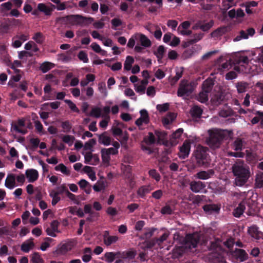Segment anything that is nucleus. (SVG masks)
Here are the masks:
<instances>
[{
	"label": "nucleus",
	"instance_id": "1",
	"mask_svg": "<svg viewBox=\"0 0 263 263\" xmlns=\"http://www.w3.org/2000/svg\"><path fill=\"white\" fill-rule=\"evenodd\" d=\"M232 172L235 177L234 183L242 186L249 180L252 173L250 167L242 160H237L232 166Z\"/></svg>",
	"mask_w": 263,
	"mask_h": 263
},
{
	"label": "nucleus",
	"instance_id": "2",
	"mask_svg": "<svg viewBox=\"0 0 263 263\" xmlns=\"http://www.w3.org/2000/svg\"><path fill=\"white\" fill-rule=\"evenodd\" d=\"M209 145L213 148L218 147L221 141L228 135L231 136L232 132L228 130L213 129L209 130Z\"/></svg>",
	"mask_w": 263,
	"mask_h": 263
},
{
	"label": "nucleus",
	"instance_id": "3",
	"mask_svg": "<svg viewBox=\"0 0 263 263\" xmlns=\"http://www.w3.org/2000/svg\"><path fill=\"white\" fill-rule=\"evenodd\" d=\"M68 20L73 25H77L81 27L87 26L93 21V18L86 17L80 14L71 15L68 16Z\"/></svg>",
	"mask_w": 263,
	"mask_h": 263
},
{
	"label": "nucleus",
	"instance_id": "4",
	"mask_svg": "<svg viewBox=\"0 0 263 263\" xmlns=\"http://www.w3.org/2000/svg\"><path fill=\"white\" fill-rule=\"evenodd\" d=\"M194 156L199 166L206 165L209 163V158L205 148L198 146L194 153Z\"/></svg>",
	"mask_w": 263,
	"mask_h": 263
},
{
	"label": "nucleus",
	"instance_id": "5",
	"mask_svg": "<svg viewBox=\"0 0 263 263\" xmlns=\"http://www.w3.org/2000/svg\"><path fill=\"white\" fill-rule=\"evenodd\" d=\"M199 239V235L197 233L187 235L184 240L182 247H184L186 250L195 248L197 246Z\"/></svg>",
	"mask_w": 263,
	"mask_h": 263
},
{
	"label": "nucleus",
	"instance_id": "6",
	"mask_svg": "<svg viewBox=\"0 0 263 263\" xmlns=\"http://www.w3.org/2000/svg\"><path fill=\"white\" fill-rule=\"evenodd\" d=\"M212 85V80H206L204 81L202 84V90L199 93L198 98L200 102L204 103L208 100V93L211 90Z\"/></svg>",
	"mask_w": 263,
	"mask_h": 263
},
{
	"label": "nucleus",
	"instance_id": "7",
	"mask_svg": "<svg viewBox=\"0 0 263 263\" xmlns=\"http://www.w3.org/2000/svg\"><path fill=\"white\" fill-rule=\"evenodd\" d=\"M194 90V86L192 84L186 80H182L180 82L179 87L177 91L179 97H183L185 95H189Z\"/></svg>",
	"mask_w": 263,
	"mask_h": 263
},
{
	"label": "nucleus",
	"instance_id": "8",
	"mask_svg": "<svg viewBox=\"0 0 263 263\" xmlns=\"http://www.w3.org/2000/svg\"><path fill=\"white\" fill-rule=\"evenodd\" d=\"M110 108L109 106H106L103 108L98 106H94L92 107L89 115L96 118L103 117L105 116V115H107L110 112Z\"/></svg>",
	"mask_w": 263,
	"mask_h": 263
},
{
	"label": "nucleus",
	"instance_id": "9",
	"mask_svg": "<svg viewBox=\"0 0 263 263\" xmlns=\"http://www.w3.org/2000/svg\"><path fill=\"white\" fill-rule=\"evenodd\" d=\"M76 243L73 241H67L59 245L55 251L58 255H63L70 251L74 247Z\"/></svg>",
	"mask_w": 263,
	"mask_h": 263
},
{
	"label": "nucleus",
	"instance_id": "10",
	"mask_svg": "<svg viewBox=\"0 0 263 263\" xmlns=\"http://www.w3.org/2000/svg\"><path fill=\"white\" fill-rule=\"evenodd\" d=\"M255 33V30L253 28H249L246 31L242 30L240 31L238 34L233 39V41L236 42L242 39L247 40L249 39V36H253Z\"/></svg>",
	"mask_w": 263,
	"mask_h": 263
},
{
	"label": "nucleus",
	"instance_id": "11",
	"mask_svg": "<svg viewBox=\"0 0 263 263\" xmlns=\"http://www.w3.org/2000/svg\"><path fill=\"white\" fill-rule=\"evenodd\" d=\"M83 154L85 163L96 165L99 163L100 159L97 155L93 154L90 152L84 153Z\"/></svg>",
	"mask_w": 263,
	"mask_h": 263
},
{
	"label": "nucleus",
	"instance_id": "12",
	"mask_svg": "<svg viewBox=\"0 0 263 263\" xmlns=\"http://www.w3.org/2000/svg\"><path fill=\"white\" fill-rule=\"evenodd\" d=\"M190 189L194 193L204 192L205 184L200 181H193L190 184Z\"/></svg>",
	"mask_w": 263,
	"mask_h": 263
},
{
	"label": "nucleus",
	"instance_id": "13",
	"mask_svg": "<svg viewBox=\"0 0 263 263\" xmlns=\"http://www.w3.org/2000/svg\"><path fill=\"white\" fill-rule=\"evenodd\" d=\"M25 125V119L24 118L19 119L17 120V124H11V130L15 131L18 133L25 134L27 130L25 129H22L20 128L24 127Z\"/></svg>",
	"mask_w": 263,
	"mask_h": 263
},
{
	"label": "nucleus",
	"instance_id": "14",
	"mask_svg": "<svg viewBox=\"0 0 263 263\" xmlns=\"http://www.w3.org/2000/svg\"><path fill=\"white\" fill-rule=\"evenodd\" d=\"M5 185L7 188L10 190L14 189L17 186L14 174L12 173L8 174L5 181Z\"/></svg>",
	"mask_w": 263,
	"mask_h": 263
},
{
	"label": "nucleus",
	"instance_id": "15",
	"mask_svg": "<svg viewBox=\"0 0 263 263\" xmlns=\"http://www.w3.org/2000/svg\"><path fill=\"white\" fill-rule=\"evenodd\" d=\"M190 143L187 141H185L182 146L180 148V152L179 153V156L181 158H185L187 157L190 152Z\"/></svg>",
	"mask_w": 263,
	"mask_h": 263
},
{
	"label": "nucleus",
	"instance_id": "16",
	"mask_svg": "<svg viewBox=\"0 0 263 263\" xmlns=\"http://www.w3.org/2000/svg\"><path fill=\"white\" fill-rule=\"evenodd\" d=\"M25 175L29 182H33L38 179L39 173L36 170L28 169L25 172Z\"/></svg>",
	"mask_w": 263,
	"mask_h": 263
},
{
	"label": "nucleus",
	"instance_id": "17",
	"mask_svg": "<svg viewBox=\"0 0 263 263\" xmlns=\"http://www.w3.org/2000/svg\"><path fill=\"white\" fill-rule=\"evenodd\" d=\"M140 117L136 121V125L139 126L143 124H146L149 122L148 112L145 109L140 110Z\"/></svg>",
	"mask_w": 263,
	"mask_h": 263
},
{
	"label": "nucleus",
	"instance_id": "18",
	"mask_svg": "<svg viewBox=\"0 0 263 263\" xmlns=\"http://www.w3.org/2000/svg\"><path fill=\"white\" fill-rule=\"evenodd\" d=\"M214 171L212 170H209L208 171H202L198 172L195 175V177L196 179L201 180H207L211 178L214 175Z\"/></svg>",
	"mask_w": 263,
	"mask_h": 263
},
{
	"label": "nucleus",
	"instance_id": "19",
	"mask_svg": "<svg viewBox=\"0 0 263 263\" xmlns=\"http://www.w3.org/2000/svg\"><path fill=\"white\" fill-rule=\"evenodd\" d=\"M223 99V95L220 88H218L217 90H214V92L212 93L211 98L212 102L216 105H218Z\"/></svg>",
	"mask_w": 263,
	"mask_h": 263
},
{
	"label": "nucleus",
	"instance_id": "20",
	"mask_svg": "<svg viewBox=\"0 0 263 263\" xmlns=\"http://www.w3.org/2000/svg\"><path fill=\"white\" fill-rule=\"evenodd\" d=\"M59 222L57 220H53L50 223V228L46 229V232L48 235L55 237V232H59L58 227Z\"/></svg>",
	"mask_w": 263,
	"mask_h": 263
},
{
	"label": "nucleus",
	"instance_id": "21",
	"mask_svg": "<svg viewBox=\"0 0 263 263\" xmlns=\"http://www.w3.org/2000/svg\"><path fill=\"white\" fill-rule=\"evenodd\" d=\"M137 40L140 43V45L144 48L149 47L151 46V41L144 34L137 33Z\"/></svg>",
	"mask_w": 263,
	"mask_h": 263
},
{
	"label": "nucleus",
	"instance_id": "22",
	"mask_svg": "<svg viewBox=\"0 0 263 263\" xmlns=\"http://www.w3.org/2000/svg\"><path fill=\"white\" fill-rule=\"evenodd\" d=\"M148 81L146 79L142 80L139 83L135 84L134 85L135 91L139 93L144 94L145 93L146 87L148 84Z\"/></svg>",
	"mask_w": 263,
	"mask_h": 263
},
{
	"label": "nucleus",
	"instance_id": "23",
	"mask_svg": "<svg viewBox=\"0 0 263 263\" xmlns=\"http://www.w3.org/2000/svg\"><path fill=\"white\" fill-rule=\"evenodd\" d=\"M183 134L182 129H178L174 133L170 139V142L172 145H176L179 143L181 136Z\"/></svg>",
	"mask_w": 263,
	"mask_h": 263
},
{
	"label": "nucleus",
	"instance_id": "24",
	"mask_svg": "<svg viewBox=\"0 0 263 263\" xmlns=\"http://www.w3.org/2000/svg\"><path fill=\"white\" fill-rule=\"evenodd\" d=\"M233 255L236 258L239 259L240 261H243L248 258L247 253L243 250L237 249L233 253Z\"/></svg>",
	"mask_w": 263,
	"mask_h": 263
},
{
	"label": "nucleus",
	"instance_id": "25",
	"mask_svg": "<svg viewBox=\"0 0 263 263\" xmlns=\"http://www.w3.org/2000/svg\"><path fill=\"white\" fill-rule=\"evenodd\" d=\"M118 239L117 236H110L107 232L104 235V242L106 246H110L112 243H115L118 240Z\"/></svg>",
	"mask_w": 263,
	"mask_h": 263
},
{
	"label": "nucleus",
	"instance_id": "26",
	"mask_svg": "<svg viewBox=\"0 0 263 263\" xmlns=\"http://www.w3.org/2000/svg\"><path fill=\"white\" fill-rule=\"evenodd\" d=\"M81 189L83 190L87 194H90L91 189L89 186V183L85 179H81L78 183Z\"/></svg>",
	"mask_w": 263,
	"mask_h": 263
},
{
	"label": "nucleus",
	"instance_id": "27",
	"mask_svg": "<svg viewBox=\"0 0 263 263\" xmlns=\"http://www.w3.org/2000/svg\"><path fill=\"white\" fill-rule=\"evenodd\" d=\"M246 202L242 201L233 211V215L235 217H239L243 213L246 209Z\"/></svg>",
	"mask_w": 263,
	"mask_h": 263
},
{
	"label": "nucleus",
	"instance_id": "28",
	"mask_svg": "<svg viewBox=\"0 0 263 263\" xmlns=\"http://www.w3.org/2000/svg\"><path fill=\"white\" fill-rule=\"evenodd\" d=\"M84 211L85 214H89V216L87 218L88 221H91L92 218L95 216H97V214L95 213L92 209V206L90 204H86L84 206Z\"/></svg>",
	"mask_w": 263,
	"mask_h": 263
},
{
	"label": "nucleus",
	"instance_id": "29",
	"mask_svg": "<svg viewBox=\"0 0 263 263\" xmlns=\"http://www.w3.org/2000/svg\"><path fill=\"white\" fill-rule=\"evenodd\" d=\"M112 145L113 146L112 147H110L108 148H103L108 153L109 155H116L118 153V149L119 148L120 145L118 142L114 141L112 143Z\"/></svg>",
	"mask_w": 263,
	"mask_h": 263
},
{
	"label": "nucleus",
	"instance_id": "30",
	"mask_svg": "<svg viewBox=\"0 0 263 263\" xmlns=\"http://www.w3.org/2000/svg\"><path fill=\"white\" fill-rule=\"evenodd\" d=\"M83 172L86 173L92 181L96 180V173L92 167L89 166H85L83 168Z\"/></svg>",
	"mask_w": 263,
	"mask_h": 263
},
{
	"label": "nucleus",
	"instance_id": "31",
	"mask_svg": "<svg viewBox=\"0 0 263 263\" xmlns=\"http://www.w3.org/2000/svg\"><path fill=\"white\" fill-rule=\"evenodd\" d=\"M92 251L90 248H85L83 250L82 260L85 262L89 261L91 259Z\"/></svg>",
	"mask_w": 263,
	"mask_h": 263
},
{
	"label": "nucleus",
	"instance_id": "32",
	"mask_svg": "<svg viewBox=\"0 0 263 263\" xmlns=\"http://www.w3.org/2000/svg\"><path fill=\"white\" fill-rule=\"evenodd\" d=\"M203 209L205 212L211 214L213 212H218L220 206L216 204H208L204 205Z\"/></svg>",
	"mask_w": 263,
	"mask_h": 263
},
{
	"label": "nucleus",
	"instance_id": "33",
	"mask_svg": "<svg viewBox=\"0 0 263 263\" xmlns=\"http://www.w3.org/2000/svg\"><path fill=\"white\" fill-rule=\"evenodd\" d=\"M34 246V244L32 240H28L24 242L21 245V250L24 252H28L32 249Z\"/></svg>",
	"mask_w": 263,
	"mask_h": 263
},
{
	"label": "nucleus",
	"instance_id": "34",
	"mask_svg": "<svg viewBox=\"0 0 263 263\" xmlns=\"http://www.w3.org/2000/svg\"><path fill=\"white\" fill-rule=\"evenodd\" d=\"M101 153L103 165L106 167L109 166L110 164V155L105 152L103 149H101Z\"/></svg>",
	"mask_w": 263,
	"mask_h": 263
},
{
	"label": "nucleus",
	"instance_id": "35",
	"mask_svg": "<svg viewBox=\"0 0 263 263\" xmlns=\"http://www.w3.org/2000/svg\"><path fill=\"white\" fill-rule=\"evenodd\" d=\"M54 169L55 171L60 172L66 176H69L70 174V170L63 163L57 165Z\"/></svg>",
	"mask_w": 263,
	"mask_h": 263
},
{
	"label": "nucleus",
	"instance_id": "36",
	"mask_svg": "<svg viewBox=\"0 0 263 263\" xmlns=\"http://www.w3.org/2000/svg\"><path fill=\"white\" fill-rule=\"evenodd\" d=\"M111 138L104 133L99 136V142L104 145H109L111 144Z\"/></svg>",
	"mask_w": 263,
	"mask_h": 263
},
{
	"label": "nucleus",
	"instance_id": "37",
	"mask_svg": "<svg viewBox=\"0 0 263 263\" xmlns=\"http://www.w3.org/2000/svg\"><path fill=\"white\" fill-rule=\"evenodd\" d=\"M249 234L255 239H258L259 237V231L258 228L256 226H252L248 229Z\"/></svg>",
	"mask_w": 263,
	"mask_h": 263
},
{
	"label": "nucleus",
	"instance_id": "38",
	"mask_svg": "<svg viewBox=\"0 0 263 263\" xmlns=\"http://www.w3.org/2000/svg\"><path fill=\"white\" fill-rule=\"evenodd\" d=\"M92 49L96 53H100L101 55L105 56L107 55V52L102 49L100 46L96 43H92L90 45Z\"/></svg>",
	"mask_w": 263,
	"mask_h": 263
},
{
	"label": "nucleus",
	"instance_id": "39",
	"mask_svg": "<svg viewBox=\"0 0 263 263\" xmlns=\"http://www.w3.org/2000/svg\"><path fill=\"white\" fill-rule=\"evenodd\" d=\"M37 9L39 11L43 12L47 15H49L52 10L51 8L43 3L39 4L37 5Z\"/></svg>",
	"mask_w": 263,
	"mask_h": 263
},
{
	"label": "nucleus",
	"instance_id": "40",
	"mask_svg": "<svg viewBox=\"0 0 263 263\" xmlns=\"http://www.w3.org/2000/svg\"><path fill=\"white\" fill-rule=\"evenodd\" d=\"M54 64L49 62L43 63L40 67V69L43 73H46L54 67Z\"/></svg>",
	"mask_w": 263,
	"mask_h": 263
},
{
	"label": "nucleus",
	"instance_id": "41",
	"mask_svg": "<svg viewBox=\"0 0 263 263\" xmlns=\"http://www.w3.org/2000/svg\"><path fill=\"white\" fill-rule=\"evenodd\" d=\"M31 261L32 263H44V260L37 252H33L30 255Z\"/></svg>",
	"mask_w": 263,
	"mask_h": 263
},
{
	"label": "nucleus",
	"instance_id": "42",
	"mask_svg": "<svg viewBox=\"0 0 263 263\" xmlns=\"http://www.w3.org/2000/svg\"><path fill=\"white\" fill-rule=\"evenodd\" d=\"M176 115L174 113L167 114L162 120V122L164 125H167L172 123L175 119Z\"/></svg>",
	"mask_w": 263,
	"mask_h": 263
},
{
	"label": "nucleus",
	"instance_id": "43",
	"mask_svg": "<svg viewBox=\"0 0 263 263\" xmlns=\"http://www.w3.org/2000/svg\"><path fill=\"white\" fill-rule=\"evenodd\" d=\"M134 62V59L132 56H127L126 58L124 64V68L125 70L129 71L132 68V66Z\"/></svg>",
	"mask_w": 263,
	"mask_h": 263
},
{
	"label": "nucleus",
	"instance_id": "44",
	"mask_svg": "<svg viewBox=\"0 0 263 263\" xmlns=\"http://www.w3.org/2000/svg\"><path fill=\"white\" fill-rule=\"evenodd\" d=\"M152 188L150 186H142L140 187L138 191L137 194L140 197H144L146 194L148 193L151 190Z\"/></svg>",
	"mask_w": 263,
	"mask_h": 263
},
{
	"label": "nucleus",
	"instance_id": "45",
	"mask_svg": "<svg viewBox=\"0 0 263 263\" xmlns=\"http://www.w3.org/2000/svg\"><path fill=\"white\" fill-rule=\"evenodd\" d=\"M106 187L105 182L104 180H98L93 186V189L96 192H100Z\"/></svg>",
	"mask_w": 263,
	"mask_h": 263
},
{
	"label": "nucleus",
	"instance_id": "46",
	"mask_svg": "<svg viewBox=\"0 0 263 263\" xmlns=\"http://www.w3.org/2000/svg\"><path fill=\"white\" fill-rule=\"evenodd\" d=\"M49 195L52 198L51 203L52 205H55L60 200L59 193L54 190H51L50 192Z\"/></svg>",
	"mask_w": 263,
	"mask_h": 263
},
{
	"label": "nucleus",
	"instance_id": "47",
	"mask_svg": "<svg viewBox=\"0 0 263 263\" xmlns=\"http://www.w3.org/2000/svg\"><path fill=\"white\" fill-rule=\"evenodd\" d=\"M255 186L258 188L263 187V172H260L256 175Z\"/></svg>",
	"mask_w": 263,
	"mask_h": 263
},
{
	"label": "nucleus",
	"instance_id": "48",
	"mask_svg": "<svg viewBox=\"0 0 263 263\" xmlns=\"http://www.w3.org/2000/svg\"><path fill=\"white\" fill-rule=\"evenodd\" d=\"M243 146V142L241 139H236L232 145L233 148L235 151H240Z\"/></svg>",
	"mask_w": 263,
	"mask_h": 263
},
{
	"label": "nucleus",
	"instance_id": "49",
	"mask_svg": "<svg viewBox=\"0 0 263 263\" xmlns=\"http://www.w3.org/2000/svg\"><path fill=\"white\" fill-rule=\"evenodd\" d=\"M202 112V109L198 106H194L191 110V114L193 117H199Z\"/></svg>",
	"mask_w": 263,
	"mask_h": 263
},
{
	"label": "nucleus",
	"instance_id": "50",
	"mask_svg": "<svg viewBox=\"0 0 263 263\" xmlns=\"http://www.w3.org/2000/svg\"><path fill=\"white\" fill-rule=\"evenodd\" d=\"M62 141L65 143L68 144L69 146H71L74 142V137L70 135H64L62 138Z\"/></svg>",
	"mask_w": 263,
	"mask_h": 263
},
{
	"label": "nucleus",
	"instance_id": "51",
	"mask_svg": "<svg viewBox=\"0 0 263 263\" xmlns=\"http://www.w3.org/2000/svg\"><path fill=\"white\" fill-rule=\"evenodd\" d=\"M124 93L126 97H131L132 99L135 101L137 99L134 91L130 88H126L124 90Z\"/></svg>",
	"mask_w": 263,
	"mask_h": 263
},
{
	"label": "nucleus",
	"instance_id": "52",
	"mask_svg": "<svg viewBox=\"0 0 263 263\" xmlns=\"http://www.w3.org/2000/svg\"><path fill=\"white\" fill-rule=\"evenodd\" d=\"M144 140L148 144H152L156 142V137L155 134L154 135L152 133H149L147 138H145Z\"/></svg>",
	"mask_w": 263,
	"mask_h": 263
},
{
	"label": "nucleus",
	"instance_id": "53",
	"mask_svg": "<svg viewBox=\"0 0 263 263\" xmlns=\"http://www.w3.org/2000/svg\"><path fill=\"white\" fill-rule=\"evenodd\" d=\"M32 39L34 40L38 44H42L44 40V37L41 32H36L35 33L33 36L32 37Z\"/></svg>",
	"mask_w": 263,
	"mask_h": 263
},
{
	"label": "nucleus",
	"instance_id": "54",
	"mask_svg": "<svg viewBox=\"0 0 263 263\" xmlns=\"http://www.w3.org/2000/svg\"><path fill=\"white\" fill-rule=\"evenodd\" d=\"M213 21H211L209 23H205L204 24H201V25H199L198 28L204 31H206L209 30L213 26ZM198 28V27H195L194 28Z\"/></svg>",
	"mask_w": 263,
	"mask_h": 263
},
{
	"label": "nucleus",
	"instance_id": "55",
	"mask_svg": "<svg viewBox=\"0 0 263 263\" xmlns=\"http://www.w3.org/2000/svg\"><path fill=\"white\" fill-rule=\"evenodd\" d=\"M116 257V254L113 252H107L105 254V260L108 263L112 262Z\"/></svg>",
	"mask_w": 263,
	"mask_h": 263
},
{
	"label": "nucleus",
	"instance_id": "56",
	"mask_svg": "<svg viewBox=\"0 0 263 263\" xmlns=\"http://www.w3.org/2000/svg\"><path fill=\"white\" fill-rule=\"evenodd\" d=\"M61 127L64 132H69L71 129L72 126L68 121H66L61 123Z\"/></svg>",
	"mask_w": 263,
	"mask_h": 263
},
{
	"label": "nucleus",
	"instance_id": "57",
	"mask_svg": "<svg viewBox=\"0 0 263 263\" xmlns=\"http://www.w3.org/2000/svg\"><path fill=\"white\" fill-rule=\"evenodd\" d=\"M96 144V140L94 139H91L85 143L84 148L85 150H90Z\"/></svg>",
	"mask_w": 263,
	"mask_h": 263
},
{
	"label": "nucleus",
	"instance_id": "58",
	"mask_svg": "<svg viewBox=\"0 0 263 263\" xmlns=\"http://www.w3.org/2000/svg\"><path fill=\"white\" fill-rule=\"evenodd\" d=\"M156 230V229L152 228H146L144 230V236L145 238H149L151 237L153 234L154 232Z\"/></svg>",
	"mask_w": 263,
	"mask_h": 263
},
{
	"label": "nucleus",
	"instance_id": "59",
	"mask_svg": "<svg viewBox=\"0 0 263 263\" xmlns=\"http://www.w3.org/2000/svg\"><path fill=\"white\" fill-rule=\"evenodd\" d=\"M136 40H137V33L133 35L129 39L127 46L130 48H133L135 46Z\"/></svg>",
	"mask_w": 263,
	"mask_h": 263
},
{
	"label": "nucleus",
	"instance_id": "60",
	"mask_svg": "<svg viewBox=\"0 0 263 263\" xmlns=\"http://www.w3.org/2000/svg\"><path fill=\"white\" fill-rule=\"evenodd\" d=\"M182 68H177L176 69V76L172 79V82L173 81V83H175L182 77Z\"/></svg>",
	"mask_w": 263,
	"mask_h": 263
},
{
	"label": "nucleus",
	"instance_id": "61",
	"mask_svg": "<svg viewBox=\"0 0 263 263\" xmlns=\"http://www.w3.org/2000/svg\"><path fill=\"white\" fill-rule=\"evenodd\" d=\"M164 51V47L163 46H159L157 48V50L155 51V54L158 59L160 60L162 58Z\"/></svg>",
	"mask_w": 263,
	"mask_h": 263
},
{
	"label": "nucleus",
	"instance_id": "62",
	"mask_svg": "<svg viewBox=\"0 0 263 263\" xmlns=\"http://www.w3.org/2000/svg\"><path fill=\"white\" fill-rule=\"evenodd\" d=\"M160 27L156 24L148 23L145 26V28L148 30L151 33L153 32Z\"/></svg>",
	"mask_w": 263,
	"mask_h": 263
},
{
	"label": "nucleus",
	"instance_id": "63",
	"mask_svg": "<svg viewBox=\"0 0 263 263\" xmlns=\"http://www.w3.org/2000/svg\"><path fill=\"white\" fill-rule=\"evenodd\" d=\"M65 102L68 105L69 107L73 111L79 112V109L76 106V104L70 100H65Z\"/></svg>",
	"mask_w": 263,
	"mask_h": 263
},
{
	"label": "nucleus",
	"instance_id": "64",
	"mask_svg": "<svg viewBox=\"0 0 263 263\" xmlns=\"http://www.w3.org/2000/svg\"><path fill=\"white\" fill-rule=\"evenodd\" d=\"M45 241L43 242L40 247V249L42 251H45L50 247V242L52 241V239L50 238H46L45 239Z\"/></svg>",
	"mask_w": 263,
	"mask_h": 263
}]
</instances>
